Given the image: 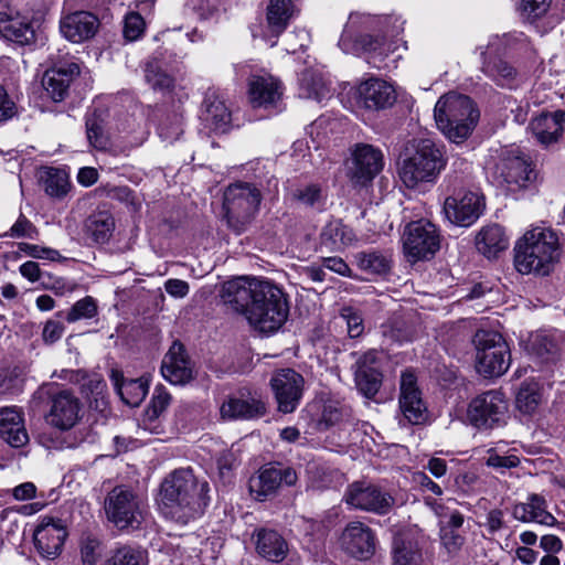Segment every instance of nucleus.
Returning a JSON list of instances; mask_svg holds the SVG:
<instances>
[{"instance_id":"1","label":"nucleus","mask_w":565,"mask_h":565,"mask_svg":"<svg viewBox=\"0 0 565 565\" xmlns=\"http://www.w3.org/2000/svg\"><path fill=\"white\" fill-rule=\"evenodd\" d=\"M223 302L242 313L249 326L264 334L277 332L289 316L288 295L269 279L238 277L223 285Z\"/></svg>"},{"instance_id":"2","label":"nucleus","mask_w":565,"mask_h":565,"mask_svg":"<svg viewBox=\"0 0 565 565\" xmlns=\"http://www.w3.org/2000/svg\"><path fill=\"white\" fill-rule=\"evenodd\" d=\"M209 490V483L200 482L190 468L177 469L161 482L160 510L167 519L188 524L203 513Z\"/></svg>"},{"instance_id":"3","label":"nucleus","mask_w":565,"mask_h":565,"mask_svg":"<svg viewBox=\"0 0 565 565\" xmlns=\"http://www.w3.org/2000/svg\"><path fill=\"white\" fill-rule=\"evenodd\" d=\"M447 159L444 151L429 138L413 140L402 157L398 174L408 189L423 183H433L445 169Z\"/></svg>"},{"instance_id":"4","label":"nucleus","mask_w":565,"mask_h":565,"mask_svg":"<svg viewBox=\"0 0 565 565\" xmlns=\"http://www.w3.org/2000/svg\"><path fill=\"white\" fill-rule=\"evenodd\" d=\"M514 250L519 273L546 276L558 259V238L550 228L534 227L519 239Z\"/></svg>"},{"instance_id":"5","label":"nucleus","mask_w":565,"mask_h":565,"mask_svg":"<svg viewBox=\"0 0 565 565\" xmlns=\"http://www.w3.org/2000/svg\"><path fill=\"white\" fill-rule=\"evenodd\" d=\"M480 117L473 100L450 92L437 100L434 118L438 129L454 143H462L476 128Z\"/></svg>"},{"instance_id":"6","label":"nucleus","mask_w":565,"mask_h":565,"mask_svg":"<svg viewBox=\"0 0 565 565\" xmlns=\"http://www.w3.org/2000/svg\"><path fill=\"white\" fill-rule=\"evenodd\" d=\"M262 202L260 191L250 183L231 184L224 192L223 209L227 226L241 234L253 222Z\"/></svg>"},{"instance_id":"7","label":"nucleus","mask_w":565,"mask_h":565,"mask_svg":"<svg viewBox=\"0 0 565 565\" xmlns=\"http://www.w3.org/2000/svg\"><path fill=\"white\" fill-rule=\"evenodd\" d=\"M476 370L484 377H499L511 363L508 343L494 331L478 330L473 337Z\"/></svg>"},{"instance_id":"8","label":"nucleus","mask_w":565,"mask_h":565,"mask_svg":"<svg viewBox=\"0 0 565 565\" xmlns=\"http://www.w3.org/2000/svg\"><path fill=\"white\" fill-rule=\"evenodd\" d=\"M143 502L129 488L115 487L105 499L107 519L118 529H138L143 521Z\"/></svg>"},{"instance_id":"9","label":"nucleus","mask_w":565,"mask_h":565,"mask_svg":"<svg viewBox=\"0 0 565 565\" xmlns=\"http://www.w3.org/2000/svg\"><path fill=\"white\" fill-rule=\"evenodd\" d=\"M344 501L358 510L385 515L391 512L395 499L380 487L356 481L350 484L344 493Z\"/></svg>"},{"instance_id":"10","label":"nucleus","mask_w":565,"mask_h":565,"mask_svg":"<svg viewBox=\"0 0 565 565\" xmlns=\"http://www.w3.org/2000/svg\"><path fill=\"white\" fill-rule=\"evenodd\" d=\"M507 411L504 395L499 391H488L470 402L468 418L475 427L489 429L502 422Z\"/></svg>"},{"instance_id":"11","label":"nucleus","mask_w":565,"mask_h":565,"mask_svg":"<svg viewBox=\"0 0 565 565\" xmlns=\"http://www.w3.org/2000/svg\"><path fill=\"white\" fill-rule=\"evenodd\" d=\"M439 247V233L433 223L419 220L407 225L404 234V249L413 260L431 257Z\"/></svg>"},{"instance_id":"12","label":"nucleus","mask_w":565,"mask_h":565,"mask_svg":"<svg viewBox=\"0 0 565 565\" xmlns=\"http://www.w3.org/2000/svg\"><path fill=\"white\" fill-rule=\"evenodd\" d=\"M297 480L298 476L294 468L269 465L249 479V492L255 500L266 501L276 495L281 487H291Z\"/></svg>"},{"instance_id":"13","label":"nucleus","mask_w":565,"mask_h":565,"mask_svg":"<svg viewBox=\"0 0 565 565\" xmlns=\"http://www.w3.org/2000/svg\"><path fill=\"white\" fill-rule=\"evenodd\" d=\"M484 206V198L481 194L460 191L445 200L443 211L451 224L467 227L480 217Z\"/></svg>"},{"instance_id":"14","label":"nucleus","mask_w":565,"mask_h":565,"mask_svg":"<svg viewBox=\"0 0 565 565\" xmlns=\"http://www.w3.org/2000/svg\"><path fill=\"white\" fill-rule=\"evenodd\" d=\"M351 154L349 178L355 186L369 184L383 169V153L372 145L356 143Z\"/></svg>"},{"instance_id":"15","label":"nucleus","mask_w":565,"mask_h":565,"mask_svg":"<svg viewBox=\"0 0 565 565\" xmlns=\"http://www.w3.org/2000/svg\"><path fill=\"white\" fill-rule=\"evenodd\" d=\"M305 380L301 374L292 369L277 371L270 385L278 404V411L285 414L292 413L302 397Z\"/></svg>"},{"instance_id":"16","label":"nucleus","mask_w":565,"mask_h":565,"mask_svg":"<svg viewBox=\"0 0 565 565\" xmlns=\"http://www.w3.org/2000/svg\"><path fill=\"white\" fill-rule=\"evenodd\" d=\"M161 374L173 385H185L195 379V364L180 341H174L164 354Z\"/></svg>"},{"instance_id":"17","label":"nucleus","mask_w":565,"mask_h":565,"mask_svg":"<svg viewBox=\"0 0 565 565\" xmlns=\"http://www.w3.org/2000/svg\"><path fill=\"white\" fill-rule=\"evenodd\" d=\"M81 409L78 397L68 390H61L50 396L46 422L60 430H70L78 422Z\"/></svg>"},{"instance_id":"18","label":"nucleus","mask_w":565,"mask_h":565,"mask_svg":"<svg viewBox=\"0 0 565 565\" xmlns=\"http://www.w3.org/2000/svg\"><path fill=\"white\" fill-rule=\"evenodd\" d=\"M353 369L358 391L364 397L373 398L379 393L383 381L377 351L369 350L359 355Z\"/></svg>"},{"instance_id":"19","label":"nucleus","mask_w":565,"mask_h":565,"mask_svg":"<svg viewBox=\"0 0 565 565\" xmlns=\"http://www.w3.org/2000/svg\"><path fill=\"white\" fill-rule=\"evenodd\" d=\"M340 545L350 556L366 561L375 553V535L370 526L360 521H353L344 527Z\"/></svg>"},{"instance_id":"20","label":"nucleus","mask_w":565,"mask_h":565,"mask_svg":"<svg viewBox=\"0 0 565 565\" xmlns=\"http://www.w3.org/2000/svg\"><path fill=\"white\" fill-rule=\"evenodd\" d=\"M399 390V407L405 419L412 425L423 424L427 418V408L413 372L402 373Z\"/></svg>"},{"instance_id":"21","label":"nucleus","mask_w":565,"mask_h":565,"mask_svg":"<svg viewBox=\"0 0 565 565\" xmlns=\"http://www.w3.org/2000/svg\"><path fill=\"white\" fill-rule=\"evenodd\" d=\"M358 103L365 109L382 110L394 105L396 93L387 82L370 77L361 82L356 88Z\"/></svg>"},{"instance_id":"22","label":"nucleus","mask_w":565,"mask_h":565,"mask_svg":"<svg viewBox=\"0 0 565 565\" xmlns=\"http://www.w3.org/2000/svg\"><path fill=\"white\" fill-rule=\"evenodd\" d=\"M297 10L292 0H268L263 38L275 46L277 39L286 31Z\"/></svg>"},{"instance_id":"23","label":"nucleus","mask_w":565,"mask_h":565,"mask_svg":"<svg viewBox=\"0 0 565 565\" xmlns=\"http://www.w3.org/2000/svg\"><path fill=\"white\" fill-rule=\"evenodd\" d=\"M99 28V20L87 11H76L61 19L62 35L73 43H82L92 39Z\"/></svg>"},{"instance_id":"24","label":"nucleus","mask_w":565,"mask_h":565,"mask_svg":"<svg viewBox=\"0 0 565 565\" xmlns=\"http://www.w3.org/2000/svg\"><path fill=\"white\" fill-rule=\"evenodd\" d=\"M66 535L63 525L53 520H43L34 530V545L42 556L54 558L60 554Z\"/></svg>"},{"instance_id":"25","label":"nucleus","mask_w":565,"mask_h":565,"mask_svg":"<svg viewBox=\"0 0 565 565\" xmlns=\"http://www.w3.org/2000/svg\"><path fill=\"white\" fill-rule=\"evenodd\" d=\"M565 111L558 109L554 113H541L534 117L529 129L541 145L547 147L561 138L564 130Z\"/></svg>"},{"instance_id":"26","label":"nucleus","mask_w":565,"mask_h":565,"mask_svg":"<svg viewBox=\"0 0 565 565\" xmlns=\"http://www.w3.org/2000/svg\"><path fill=\"white\" fill-rule=\"evenodd\" d=\"M282 95L281 82L270 75H254L248 82V97L254 108L275 105Z\"/></svg>"},{"instance_id":"27","label":"nucleus","mask_w":565,"mask_h":565,"mask_svg":"<svg viewBox=\"0 0 565 565\" xmlns=\"http://www.w3.org/2000/svg\"><path fill=\"white\" fill-rule=\"evenodd\" d=\"M0 438L13 448L29 443L23 415L17 407H0Z\"/></svg>"},{"instance_id":"28","label":"nucleus","mask_w":565,"mask_h":565,"mask_svg":"<svg viewBox=\"0 0 565 565\" xmlns=\"http://www.w3.org/2000/svg\"><path fill=\"white\" fill-rule=\"evenodd\" d=\"M79 74L76 63H68L47 70L43 76V87L55 102H62L68 94L71 82Z\"/></svg>"},{"instance_id":"29","label":"nucleus","mask_w":565,"mask_h":565,"mask_svg":"<svg viewBox=\"0 0 565 565\" xmlns=\"http://www.w3.org/2000/svg\"><path fill=\"white\" fill-rule=\"evenodd\" d=\"M223 418L255 419L265 415V403L252 395L231 396L223 402L220 408Z\"/></svg>"},{"instance_id":"30","label":"nucleus","mask_w":565,"mask_h":565,"mask_svg":"<svg viewBox=\"0 0 565 565\" xmlns=\"http://www.w3.org/2000/svg\"><path fill=\"white\" fill-rule=\"evenodd\" d=\"M257 553L275 563L282 562L288 554L286 540L275 530L258 529L253 534Z\"/></svg>"},{"instance_id":"31","label":"nucleus","mask_w":565,"mask_h":565,"mask_svg":"<svg viewBox=\"0 0 565 565\" xmlns=\"http://www.w3.org/2000/svg\"><path fill=\"white\" fill-rule=\"evenodd\" d=\"M201 119L209 129L214 131H224L230 124L231 114L215 90H207L205 93Z\"/></svg>"},{"instance_id":"32","label":"nucleus","mask_w":565,"mask_h":565,"mask_svg":"<svg viewBox=\"0 0 565 565\" xmlns=\"http://www.w3.org/2000/svg\"><path fill=\"white\" fill-rule=\"evenodd\" d=\"M110 377L117 393L125 404L137 407L146 398L149 390L148 380L143 377L124 379L122 374L115 370L111 371Z\"/></svg>"},{"instance_id":"33","label":"nucleus","mask_w":565,"mask_h":565,"mask_svg":"<svg viewBox=\"0 0 565 565\" xmlns=\"http://www.w3.org/2000/svg\"><path fill=\"white\" fill-rule=\"evenodd\" d=\"M512 515L521 522H536L544 525H553L556 519L546 511V501L539 494H531L527 502L513 507Z\"/></svg>"},{"instance_id":"34","label":"nucleus","mask_w":565,"mask_h":565,"mask_svg":"<svg viewBox=\"0 0 565 565\" xmlns=\"http://www.w3.org/2000/svg\"><path fill=\"white\" fill-rule=\"evenodd\" d=\"M481 71L501 87L512 88L516 85V68L501 56L484 55Z\"/></svg>"},{"instance_id":"35","label":"nucleus","mask_w":565,"mask_h":565,"mask_svg":"<svg viewBox=\"0 0 565 565\" xmlns=\"http://www.w3.org/2000/svg\"><path fill=\"white\" fill-rule=\"evenodd\" d=\"M508 245L503 228L497 224L483 227L476 237L478 250L488 258L495 257Z\"/></svg>"},{"instance_id":"36","label":"nucleus","mask_w":565,"mask_h":565,"mask_svg":"<svg viewBox=\"0 0 565 565\" xmlns=\"http://www.w3.org/2000/svg\"><path fill=\"white\" fill-rule=\"evenodd\" d=\"M499 169L505 183L519 186H523L533 175L531 162L520 156L504 158Z\"/></svg>"},{"instance_id":"37","label":"nucleus","mask_w":565,"mask_h":565,"mask_svg":"<svg viewBox=\"0 0 565 565\" xmlns=\"http://www.w3.org/2000/svg\"><path fill=\"white\" fill-rule=\"evenodd\" d=\"M329 95V88L322 75L313 70H305L299 77V96L321 102Z\"/></svg>"},{"instance_id":"38","label":"nucleus","mask_w":565,"mask_h":565,"mask_svg":"<svg viewBox=\"0 0 565 565\" xmlns=\"http://www.w3.org/2000/svg\"><path fill=\"white\" fill-rule=\"evenodd\" d=\"M320 237L321 243L330 249H340L353 242L354 234L342 221L333 220L323 227Z\"/></svg>"},{"instance_id":"39","label":"nucleus","mask_w":565,"mask_h":565,"mask_svg":"<svg viewBox=\"0 0 565 565\" xmlns=\"http://www.w3.org/2000/svg\"><path fill=\"white\" fill-rule=\"evenodd\" d=\"M393 559L394 565H422L424 562L418 543L401 536L394 539Z\"/></svg>"},{"instance_id":"40","label":"nucleus","mask_w":565,"mask_h":565,"mask_svg":"<svg viewBox=\"0 0 565 565\" xmlns=\"http://www.w3.org/2000/svg\"><path fill=\"white\" fill-rule=\"evenodd\" d=\"M114 228V217L106 211L94 213L85 221V231L96 243L107 242Z\"/></svg>"},{"instance_id":"41","label":"nucleus","mask_w":565,"mask_h":565,"mask_svg":"<svg viewBox=\"0 0 565 565\" xmlns=\"http://www.w3.org/2000/svg\"><path fill=\"white\" fill-rule=\"evenodd\" d=\"M86 136L89 145L97 150H106L110 146L109 135L102 113L94 111L86 115Z\"/></svg>"},{"instance_id":"42","label":"nucleus","mask_w":565,"mask_h":565,"mask_svg":"<svg viewBox=\"0 0 565 565\" xmlns=\"http://www.w3.org/2000/svg\"><path fill=\"white\" fill-rule=\"evenodd\" d=\"M1 35L9 41L25 45L34 41L35 31L30 22L17 17L1 25Z\"/></svg>"},{"instance_id":"43","label":"nucleus","mask_w":565,"mask_h":565,"mask_svg":"<svg viewBox=\"0 0 565 565\" xmlns=\"http://www.w3.org/2000/svg\"><path fill=\"white\" fill-rule=\"evenodd\" d=\"M360 269L369 273L383 275L391 268V258L388 255L377 250L360 252L355 255Z\"/></svg>"},{"instance_id":"44","label":"nucleus","mask_w":565,"mask_h":565,"mask_svg":"<svg viewBox=\"0 0 565 565\" xmlns=\"http://www.w3.org/2000/svg\"><path fill=\"white\" fill-rule=\"evenodd\" d=\"M145 79L153 90L168 93L174 86V79L161 70L156 58H150L145 64Z\"/></svg>"},{"instance_id":"45","label":"nucleus","mask_w":565,"mask_h":565,"mask_svg":"<svg viewBox=\"0 0 565 565\" xmlns=\"http://www.w3.org/2000/svg\"><path fill=\"white\" fill-rule=\"evenodd\" d=\"M44 191L51 198L62 199L70 191L68 174L61 169L50 168L42 178Z\"/></svg>"},{"instance_id":"46","label":"nucleus","mask_w":565,"mask_h":565,"mask_svg":"<svg viewBox=\"0 0 565 565\" xmlns=\"http://www.w3.org/2000/svg\"><path fill=\"white\" fill-rule=\"evenodd\" d=\"M107 565H148V558L145 551L126 545L114 551Z\"/></svg>"},{"instance_id":"47","label":"nucleus","mask_w":565,"mask_h":565,"mask_svg":"<svg viewBox=\"0 0 565 565\" xmlns=\"http://www.w3.org/2000/svg\"><path fill=\"white\" fill-rule=\"evenodd\" d=\"M551 3L552 0H521L516 10L523 21L534 23L547 13Z\"/></svg>"},{"instance_id":"48","label":"nucleus","mask_w":565,"mask_h":565,"mask_svg":"<svg viewBox=\"0 0 565 565\" xmlns=\"http://www.w3.org/2000/svg\"><path fill=\"white\" fill-rule=\"evenodd\" d=\"M541 394L537 383H523L516 395V405L525 414H531L539 406Z\"/></svg>"},{"instance_id":"49","label":"nucleus","mask_w":565,"mask_h":565,"mask_svg":"<svg viewBox=\"0 0 565 565\" xmlns=\"http://www.w3.org/2000/svg\"><path fill=\"white\" fill-rule=\"evenodd\" d=\"M97 313V305L92 297L76 301L66 313L65 319L72 323L81 319H90Z\"/></svg>"},{"instance_id":"50","label":"nucleus","mask_w":565,"mask_h":565,"mask_svg":"<svg viewBox=\"0 0 565 565\" xmlns=\"http://www.w3.org/2000/svg\"><path fill=\"white\" fill-rule=\"evenodd\" d=\"M531 350L542 361H550L555 356L557 347L547 335L536 334L531 341Z\"/></svg>"},{"instance_id":"51","label":"nucleus","mask_w":565,"mask_h":565,"mask_svg":"<svg viewBox=\"0 0 565 565\" xmlns=\"http://www.w3.org/2000/svg\"><path fill=\"white\" fill-rule=\"evenodd\" d=\"M145 20L138 12H130L126 15L124 22V36L128 41L138 40L145 31Z\"/></svg>"},{"instance_id":"52","label":"nucleus","mask_w":565,"mask_h":565,"mask_svg":"<svg viewBox=\"0 0 565 565\" xmlns=\"http://www.w3.org/2000/svg\"><path fill=\"white\" fill-rule=\"evenodd\" d=\"M341 317L347 322L348 333L351 338H358L363 333V318L358 310L352 307H344L341 310Z\"/></svg>"},{"instance_id":"53","label":"nucleus","mask_w":565,"mask_h":565,"mask_svg":"<svg viewBox=\"0 0 565 565\" xmlns=\"http://www.w3.org/2000/svg\"><path fill=\"white\" fill-rule=\"evenodd\" d=\"M18 249L33 258L49 259L52 262L60 260L62 258L61 254L56 249L42 247L35 244L19 243Z\"/></svg>"},{"instance_id":"54","label":"nucleus","mask_w":565,"mask_h":565,"mask_svg":"<svg viewBox=\"0 0 565 565\" xmlns=\"http://www.w3.org/2000/svg\"><path fill=\"white\" fill-rule=\"evenodd\" d=\"M38 228L23 214H20L15 223L11 226L8 235L13 238H36Z\"/></svg>"},{"instance_id":"55","label":"nucleus","mask_w":565,"mask_h":565,"mask_svg":"<svg viewBox=\"0 0 565 565\" xmlns=\"http://www.w3.org/2000/svg\"><path fill=\"white\" fill-rule=\"evenodd\" d=\"M294 198L299 203L306 205V206H315L316 204L320 203L322 200V192L319 185L317 184H309L305 188L297 189L294 192Z\"/></svg>"},{"instance_id":"56","label":"nucleus","mask_w":565,"mask_h":565,"mask_svg":"<svg viewBox=\"0 0 565 565\" xmlns=\"http://www.w3.org/2000/svg\"><path fill=\"white\" fill-rule=\"evenodd\" d=\"M182 115H174L173 119L164 120L159 126V135L163 140L174 141L182 135Z\"/></svg>"},{"instance_id":"57","label":"nucleus","mask_w":565,"mask_h":565,"mask_svg":"<svg viewBox=\"0 0 565 565\" xmlns=\"http://www.w3.org/2000/svg\"><path fill=\"white\" fill-rule=\"evenodd\" d=\"M440 541L449 554H456L465 544V536L450 527H440Z\"/></svg>"},{"instance_id":"58","label":"nucleus","mask_w":565,"mask_h":565,"mask_svg":"<svg viewBox=\"0 0 565 565\" xmlns=\"http://www.w3.org/2000/svg\"><path fill=\"white\" fill-rule=\"evenodd\" d=\"M81 555L84 565H95L99 557V541L92 536H86L81 542Z\"/></svg>"},{"instance_id":"59","label":"nucleus","mask_w":565,"mask_h":565,"mask_svg":"<svg viewBox=\"0 0 565 565\" xmlns=\"http://www.w3.org/2000/svg\"><path fill=\"white\" fill-rule=\"evenodd\" d=\"M171 395L162 386H157L151 399V416L158 417L170 405Z\"/></svg>"},{"instance_id":"60","label":"nucleus","mask_w":565,"mask_h":565,"mask_svg":"<svg viewBox=\"0 0 565 565\" xmlns=\"http://www.w3.org/2000/svg\"><path fill=\"white\" fill-rule=\"evenodd\" d=\"M65 327L62 322L56 320H47L42 331V339L46 344H53L57 342L63 333Z\"/></svg>"},{"instance_id":"61","label":"nucleus","mask_w":565,"mask_h":565,"mask_svg":"<svg viewBox=\"0 0 565 565\" xmlns=\"http://www.w3.org/2000/svg\"><path fill=\"white\" fill-rule=\"evenodd\" d=\"M343 412L335 405L328 404L323 407L319 425L323 429H328L341 422Z\"/></svg>"},{"instance_id":"62","label":"nucleus","mask_w":565,"mask_h":565,"mask_svg":"<svg viewBox=\"0 0 565 565\" xmlns=\"http://www.w3.org/2000/svg\"><path fill=\"white\" fill-rule=\"evenodd\" d=\"M17 114V106L7 90L0 85V122L11 119Z\"/></svg>"},{"instance_id":"63","label":"nucleus","mask_w":565,"mask_h":565,"mask_svg":"<svg viewBox=\"0 0 565 565\" xmlns=\"http://www.w3.org/2000/svg\"><path fill=\"white\" fill-rule=\"evenodd\" d=\"M486 526L490 534L504 527V513L500 509H492L487 513Z\"/></svg>"},{"instance_id":"64","label":"nucleus","mask_w":565,"mask_h":565,"mask_svg":"<svg viewBox=\"0 0 565 565\" xmlns=\"http://www.w3.org/2000/svg\"><path fill=\"white\" fill-rule=\"evenodd\" d=\"M82 379L86 380L82 384V390L86 394L90 393V394L99 395L103 393L104 388L106 387L105 381L98 374H94L92 376L83 375Z\"/></svg>"}]
</instances>
